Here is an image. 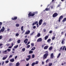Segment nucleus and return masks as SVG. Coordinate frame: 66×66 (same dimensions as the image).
<instances>
[{
	"label": "nucleus",
	"mask_w": 66,
	"mask_h": 66,
	"mask_svg": "<svg viewBox=\"0 0 66 66\" xmlns=\"http://www.w3.org/2000/svg\"><path fill=\"white\" fill-rule=\"evenodd\" d=\"M20 40H18L17 41L18 43H20Z\"/></svg>",
	"instance_id": "43"
},
{
	"label": "nucleus",
	"mask_w": 66,
	"mask_h": 66,
	"mask_svg": "<svg viewBox=\"0 0 66 66\" xmlns=\"http://www.w3.org/2000/svg\"><path fill=\"white\" fill-rule=\"evenodd\" d=\"M9 61L8 60H7L5 62V63H9Z\"/></svg>",
	"instance_id": "49"
},
{
	"label": "nucleus",
	"mask_w": 66,
	"mask_h": 66,
	"mask_svg": "<svg viewBox=\"0 0 66 66\" xmlns=\"http://www.w3.org/2000/svg\"><path fill=\"white\" fill-rule=\"evenodd\" d=\"M28 40L27 39H26L24 41V43H25V44H27L28 43Z\"/></svg>",
	"instance_id": "11"
},
{
	"label": "nucleus",
	"mask_w": 66,
	"mask_h": 66,
	"mask_svg": "<svg viewBox=\"0 0 66 66\" xmlns=\"http://www.w3.org/2000/svg\"><path fill=\"white\" fill-rule=\"evenodd\" d=\"M42 39L41 38H39L37 40V42H42Z\"/></svg>",
	"instance_id": "8"
},
{
	"label": "nucleus",
	"mask_w": 66,
	"mask_h": 66,
	"mask_svg": "<svg viewBox=\"0 0 66 66\" xmlns=\"http://www.w3.org/2000/svg\"><path fill=\"white\" fill-rule=\"evenodd\" d=\"M38 61H37L36 62V63H35V65H37V64H38Z\"/></svg>",
	"instance_id": "30"
},
{
	"label": "nucleus",
	"mask_w": 66,
	"mask_h": 66,
	"mask_svg": "<svg viewBox=\"0 0 66 66\" xmlns=\"http://www.w3.org/2000/svg\"><path fill=\"white\" fill-rule=\"evenodd\" d=\"M35 48H36L35 47H34L31 49V50L33 51V50H35Z\"/></svg>",
	"instance_id": "24"
},
{
	"label": "nucleus",
	"mask_w": 66,
	"mask_h": 66,
	"mask_svg": "<svg viewBox=\"0 0 66 66\" xmlns=\"http://www.w3.org/2000/svg\"><path fill=\"white\" fill-rule=\"evenodd\" d=\"M45 46H46V44H44L42 45L41 46L42 48H44V47H45Z\"/></svg>",
	"instance_id": "19"
},
{
	"label": "nucleus",
	"mask_w": 66,
	"mask_h": 66,
	"mask_svg": "<svg viewBox=\"0 0 66 66\" xmlns=\"http://www.w3.org/2000/svg\"><path fill=\"white\" fill-rule=\"evenodd\" d=\"M60 55H61V53H60L58 54V56H57V58H59V57H60Z\"/></svg>",
	"instance_id": "27"
},
{
	"label": "nucleus",
	"mask_w": 66,
	"mask_h": 66,
	"mask_svg": "<svg viewBox=\"0 0 66 66\" xmlns=\"http://www.w3.org/2000/svg\"><path fill=\"white\" fill-rule=\"evenodd\" d=\"M52 49V47H51L49 48V50H51Z\"/></svg>",
	"instance_id": "31"
},
{
	"label": "nucleus",
	"mask_w": 66,
	"mask_h": 66,
	"mask_svg": "<svg viewBox=\"0 0 66 66\" xmlns=\"http://www.w3.org/2000/svg\"><path fill=\"white\" fill-rule=\"evenodd\" d=\"M43 24H44V25L45 26H46V22H44L43 23Z\"/></svg>",
	"instance_id": "58"
},
{
	"label": "nucleus",
	"mask_w": 66,
	"mask_h": 66,
	"mask_svg": "<svg viewBox=\"0 0 66 66\" xmlns=\"http://www.w3.org/2000/svg\"><path fill=\"white\" fill-rule=\"evenodd\" d=\"M12 56H13V55H10L9 57V59H10V58H11V57H12Z\"/></svg>",
	"instance_id": "45"
},
{
	"label": "nucleus",
	"mask_w": 66,
	"mask_h": 66,
	"mask_svg": "<svg viewBox=\"0 0 66 66\" xmlns=\"http://www.w3.org/2000/svg\"><path fill=\"white\" fill-rule=\"evenodd\" d=\"M52 63H49L48 64V66H52Z\"/></svg>",
	"instance_id": "20"
},
{
	"label": "nucleus",
	"mask_w": 66,
	"mask_h": 66,
	"mask_svg": "<svg viewBox=\"0 0 66 66\" xmlns=\"http://www.w3.org/2000/svg\"><path fill=\"white\" fill-rule=\"evenodd\" d=\"M52 32V30H51L49 32V33L50 34H51V33Z\"/></svg>",
	"instance_id": "50"
},
{
	"label": "nucleus",
	"mask_w": 66,
	"mask_h": 66,
	"mask_svg": "<svg viewBox=\"0 0 66 66\" xmlns=\"http://www.w3.org/2000/svg\"><path fill=\"white\" fill-rule=\"evenodd\" d=\"M20 65V63L19 62H18L16 63L15 66H19Z\"/></svg>",
	"instance_id": "14"
},
{
	"label": "nucleus",
	"mask_w": 66,
	"mask_h": 66,
	"mask_svg": "<svg viewBox=\"0 0 66 66\" xmlns=\"http://www.w3.org/2000/svg\"><path fill=\"white\" fill-rule=\"evenodd\" d=\"M2 45H3V44H0V47H1V46H2Z\"/></svg>",
	"instance_id": "60"
},
{
	"label": "nucleus",
	"mask_w": 66,
	"mask_h": 66,
	"mask_svg": "<svg viewBox=\"0 0 66 66\" xmlns=\"http://www.w3.org/2000/svg\"><path fill=\"white\" fill-rule=\"evenodd\" d=\"M48 46H45L44 47V49H45V50L47 49H48Z\"/></svg>",
	"instance_id": "18"
},
{
	"label": "nucleus",
	"mask_w": 66,
	"mask_h": 66,
	"mask_svg": "<svg viewBox=\"0 0 66 66\" xmlns=\"http://www.w3.org/2000/svg\"><path fill=\"white\" fill-rule=\"evenodd\" d=\"M58 14L56 13H55L53 15V17H56L57 16Z\"/></svg>",
	"instance_id": "5"
},
{
	"label": "nucleus",
	"mask_w": 66,
	"mask_h": 66,
	"mask_svg": "<svg viewBox=\"0 0 66 66\" xmlns=\"http://www.w3.org/2000/svg\"><path fill=\"white\" fill-rule=\"evenodd\" d=\"M51 40V39H49L47 40V42H49Z\"/></svg>",
	"instance_id": "44"
},
{
	"label": "nucleus",
	"mask_w": 66,
	"mask_h": 66,
	"mask_svg": "<svg viewBox=\"0 0 66 66\" xmlns=\"http://www.w3.org/2000/svg\"><path fill=\"white\" fill-rule=\"evenodd\" d=\"M35 65V62H33L31 64V65L32 66H34V65Z\"/></svg>",
	"instance_id": "23"
},
{
	"label": "nucleus",
	"mask_w": 66,
	"mask_h": 66,
	"mask_svg": "<svg viewBox=\"0 0 66 66\" xmlns=\"http://www.w3.org/2000/svg\"><path fill=\"white\" fill-rule=\"evenodd\" d=\"M63 17L62 15H61L59 19V22H60V20L62 19H63Z\"/></svg>",
	"instance_id": "7"
},
{
	"label": "nucleus",
	"mask_w": 66,
	"mask_h": 66,
	"mask_svg": "<svg viewBox=\"0 0 66 66\" xmlns=\"http://www.w3.org/2000/svg\"><path fill=\"white\" fill-rule=\"evenodd\" d=\"M30 33V30L27 31L26 32L25 34L26 35V34H28Z\"/></svg>",
	"instance_id": "10"
},
{
	"label": "nucleus",
	"mask_w": 66,
	"mask_h": 66,
	"mask_svg": "<svg viewBox=\"0 0 66 66\" xmlns=\"http://www.w3.org/2000/svg\"><path fill=\"white\" fill-rule=\"evenodd\" d=\"M35 13L34 12L33 13H31V12H30L28 14V17H30V16H31V17H33V16H34V15H35Z\"/></svg>",
	"instance_id": "2"
},
{
	"label": "nucleus",
	"mask_w": 66,
	"mask_h": 66,
	"mask_svg": "<svg viewBox=\"0 0 66 66\" xmlns=\"http://www.w3.org/2000/svg\"><path fill=\"white\" fill-rule=\"evenodd\" d=\"M7 50H6L5 51H4L3 52V53L4 54H7Z\"/></svg>",
	"instance_id": "13"
},
{
	"label": "nucleus",
	"mask_w": 66,
	"mask_h": 66,
	"mask_svg": "<svg viewBox=\"0 0 66 66\" xmlns=\"http://www.w3.org/2000/svg\"><path fill=\"white\" fill-rule=\"evenodd\" d=\"M9 45H10V44L9 43L7 44L6 45V46H9Z\"/></svg>",
	"instance_id": "47"
},
{
	"label": "nucleus",
	"mask_w": 66,
	"mask_h": 66,
	"mask_svg": "<svg viewBox=\"0 0 66 66\" xmlns=\"http://www.w3.org/2000/svg\"><path fill=\"white\" fill-rule=\"evenodd\" d=\"M19 35V34L18 33H17L16 34V36H18Z\"/></svg>",
	"instance_id": "56"
},
{
	"label": "nucleus",
	"mask_w": 66,
	"mask_h": 66,
	"mask_svg": "<svg viewBox=\"0 0 66 66\" xmlns=\"http://www.w3.org/2000/svg\"><path fill=\"white\" fill-rule=\"evenodd\" d=\"M28 58L30 59H31V55H29L28 56Z\"/></svg>",
	"instance_id": "36"
},
{
	"label": "nucleus",
	"mask_w": 66,
	"mask_h": 66,
	"mask_svg": "<svg viewBox=\"0 0 66 66\" xmlns=\"http://www.w3.org/2000/svg\"><path fill=\"white\" fill-rule=\"evenodd\" d=\"M35 23V24H37V23H38V22L37 21H36V22H34Z\"/></svg>",
	"instance_id": "46"
},
{
	"label": "nucleus",
	"mask_w": 66,
	"mask_h": 66,
	"mask_svg": "<svg viewBox=\"0 0 66 66\" xmlns=\"http://www.w3.org/2000/svg\"><path fill=\"white\" fill-rule=\"evenodd\" d=\"M7 50L9 52H10V51H11V49H10L9 48H8L7 49Z\"/></svg>",
	"instance_id": "32"
},
{
	"label": "nucleus",
	"mask_w": 66,
	"mask_h": 66,
	"mask_svg": "<svg viewBox=\"0 0 66 66\" xmlns=\"http://www.w3.org/2000/svg\"><path fill=\"white\" fill-rule=\"evenodd\" d=\"M18 45H17L16 46H14V48H18Z\"/></svg>",
	"instance_id": "38"
},
{
	"label": "nucleus",
	"mask_w": 66,
	"mask_h": 66,
	"mask_svg": "<svg viewBox=\"0 0 66 66\" xmlns=\"http://www.w3.org/2000/svg\"><path fill=\"white\" fill-rule=\"evenodd\" d=\"M26 50V49H25V48H23L22 49V51H23V52L24 51H25V50Z\"/></svg>",
	"instance_id": "41"
},
{
	"label": "nucleus",
	"mask_w": 66,
	"mask_h": 66,
	"mask_svg": "<svg viewBox=\"0 0 66 66\" xmlns=\"http://www.w3.org/2000/svg\"><path fill=\"white\" fill-rule=\"evenodd\" d=\"M35 23L34 22V23L32 24V25L33 26H34V25H35Z\"/></svg>",
	"instance_id": "61"
},
{
	"label": "nucleus",
	"mask_w": 66,
	"mask_h": 66,
	"mask_svg": "<svg viewBox=\"0 0 66 66\" xmlns=\"http://www.w3.org/2000/svg\"><path fill=\"white\" fill-rule=\"evenodd\" d=\"M43 22V20L41 19L40 20L39 22V26H40V25H41L42 24V22Z\"/></svg>",
	"instance_id": "4"
},
{
	"label": "nucleus",
	"mask_w": 66,
	"mask_h": 66,
	"mask_svg": "<svg viewBox=\"0 0 66 66\" xmlns=\"http://www.w3.org/2000/svg\"><path fill=\"white\" fill-rule=\"evenodd\" d=\"M34 13H35V14H37V13H38V12L37 11H36L35 12H34Z\"/></svg>",
	"instance_id": "57"
},
{
	"label": "nucleus",
	"mask_w": 66,
	"mask_h": 66,
	"mask_svg": "<svg viewBox=\"0 0 66 66\" xmlns=\"http://www.w3.org/2000/svg\"><path fill=\"white\" fill-rule=\"evenodd\" d=\"M31 45L32 46H34V43H32L31 44Z\"/></svg>",
	"instance_id": "53"
},
{
	"label": "nucleus",
	"mask_w": 66,
	"mask_h": 66,
	"mask_svg": "<svg viewBox=\"0 0 66 66\" xmlns=\"http://www.w3.org/2000/svg\"><path fill=\"white\" fill-rule=\"evenodd\" d=\"M9 66H13V64H12V63H10L9 64Z\"/></svg>",
	"instance_id": "42"
},
{
	"label": "nucleus",
	"mask_w": 66,
	"mask_h": 66,
	"mask_svg": "<svg viewBox=\"0 0 66 66\" xmlns=\"http://www.w3.org/2000/svg\"><path fill=\"white\" fill-rule=\"evenodd\" d=\"M48 36H46L45 37V38H44V39L45 40H47V39H48Z\"/></svg>",
	"instance_id": "16"
},
{
	"label": "nucleus",
	"mask_w": 66,
	"mask_h": 66,
	"mask_svg": "<svg viewBox=\"0 0 66 66\" xmlns=\"http://www.w3.org/2000/svg\"><path fill=\"white\" fill-rule=\"evenodd\" d=\"M53 53H52L51 54V59H53Z\"/></svg>",
	"instance_id": "15"
},
{
	"label": "nucleus",
	"mask_w": 66,
	"mask_h": 66,
	"mask_svg": "<svg viewBox=\"0 0 66 66\" xmlns=\"http://www.w3.org/2000/svg\"><path fill=\"white\" fill-rule=\"evenodd\" d=\"M65 47H66V46H64L63 47V48H62L63 51H64V49H65Z\"/></svg>",
	"instance_id": "34"
},
{
	"label": "nucleus",
	"mask_w": 66,
	"mask_h": 66,
	"mask_svg": "<svg viewBox=\"0 0 66 66\" xmlns=\"http://www.w3.org/2000/svg\"><path fill=\"white\" fill-rule=\"evenodd\" d=\"M7 57H3V60H5L6 59Z\"/></svg>",
	"instance_id": "29"
},
{
	"label": "nucleus",
	"mask_w": 66,
	"mask_h": 66,
	"mask_svg": "<svg viewBox=\"0 0 66 66\" xmlns=\"http://www.w3.org/2000/svg\"><path fill=\"white\" fill-rule=\"evenodd\" d=\"M16 58H17V56H16L15 57V59H16Z\"/></svg>",
	"instance_id": "63"
},
{
	"label": "nucleus",
	"mask_w": 66,
	"mask_h": 66,
	"mask_svg": "<svg viewBox=\"0 0 66 66\" xmlns=\"http://www.w3.org/2000/svg\"><path fill=\"white\" fill-rule=\"evenodd\" d=\"M55 39V37H53L52 38V40H54Z\"/></svg>",
	"instance_id": "33"
},
{
	"label": "nucleus",
	"mask_w": 66,
	"mask_h": 66,
	"mask_svg": "<svg viewBox=\"0 0 66 66\" xmlns=\"http://www.w3.org/2000/svg\"><path fill=\"white\" fill-rule=\"evenodd\" d=\"M21 31L23 30V26H22L21 27Z\"/></svg>",
	"instance_id": "37"
},
{
	"label": "nucleus",
	"mask_w": 66,
	"mask_h": 66,
	"mask_svg": "<svg viewBox=\"0 0 66 66\" xmlns=\"http://www.w3.org/2000/svg\"><path fill=\"white\" fill-rule=\"evenodd\" d=\"M12 46H10L9 47H8L9 48H10L11 49V48H12Z\"/></svg>",
	"instance_id": "59"
},
{
	"label": "nucleus",
	"mask_w": 66,
	"mask_h": 66,
	"mask_svg": "<svg viewBox=\"0 0 66 66\" xmlns=\"http://www.w3.org/2000/svg\"><path fill=\"white\" fill-rule=\"evenodd\" d=\"M45 10L46 11H49V10H50V8H46L45 9Z\"/></svg>",
	"instance_id": "26"
},
{
	"label": "nucleus",
	"mask_w": 66,
	"mask_h": 66,
	"mask_svg": "<svg viewBox=\"0 0 66 66\" xmlns=\"http://www.w3.org/2000/svg\"><path fill=\"white\" fill-rule=\"evenodd\" d=\"M13 40L12 38H10V39L9 40H7V42H12Z\"/></svg>",
	"instance_id": "12"
},
{
	"label": "nucleus",
	"mask_w": 66,
	"mask_h": 66,
	"mask_svg": "<svg viewBox=\"0 0 66 66\" xmlns=\"http://www.w3.org/2000/svg\"><path fill=\"white\" fill-rule=\"evenodd\" d=\"M10 61L11 62H14V59H10Z\"/></svg>",
	"instance_id": "17"
},
{
	"label": "nucleus",
	"mask_w": 66,
	"mask_h": 66,
	"mask_svg": "<svg viewBox=\"0 0 66 66\" xmlns=\"http://www.w3.org/2000/svg\"><path fill=\"white\" fill-rule=\"evenodd\" d=\"M40 36V33H38L37 35V37H39Z\"/></svg>",
	"instance_id": "28"
},
{
	"label": "nucleus",
	"mask_w": 66,
	"mask_h": 66,
	"mask_svg": "<svg viewBox=\"0 0 66 66\" xmlns=\"http://www.w3.org/2000/svg\"><path fill=\"white\" fill-rule=\"evenodd\" d=\"M3 38L2 36H0V40L1 39Z\"/></svg>",
	"instance_id": "48"
},
{
	"label": "nucleus",
	"mask_w": 66,
	"mask_h": 66,
	"mask_svg": "<svg viewBox=\"0 0 66 66\" xmlns=\"http://www.w3.org/2000/svg\"><path fill=\"white\" fill-rule=\"evenodd\" d=\"M33 53V51H29V53L31 54V53Z\"/></svg>",
	"instance_id": "22"
},
{
	"label": "nucleus",
	"mask_w": 66,
	"mask_h": 66,
	"mask_svg": "<svg viewBox=\"0 0 66 66\" xmlns=\"http://www.w3.org/2000/svg\"><path fill=\"white\" fill-rule=\"evenodd\" d=\"M65 38H63L62 40L61 43L62 45H64L65 44Z\"/></svg>",
	"instance_id": "3"
},
{
	"label": "nucleus",
	"mask_w": 66,
	"mask_h": 66,
	"mask_svg": "<svg viewBox=\"0 0 66 66\" xmlns=\"http://www.w3.org/2000/svg\"><path fill=\"white\" fill-rule=\"evenodd\" d=\"M29 63H28L26 65V66H29Z\"/></svg>",
	"instance_id": "64"
},
{
	"label": "nucleus",
	"mask_w": 66,
	"mask_h": 66,
	"mask_svg": "<svg viewBox=\"0 0 66 66\" xmlns=\"http://www.w3.org/2000/svg\"><path fill=\"white\" fill-rule=\"evenodd\" d=\"M34 32L33 31L32 33L30 34V35H33V34H34Z\"/></svg>",
	"instance_id": "40"
},
{
	"label": "nucleus",
	"mask_w": 66,
	"mask_h": 66,
	"mask_svg": "<svg viewBox=\"0 0 66 66\" xmlns=\"http://www.w3.org/2000/svg\"><path fill=\"white\" fill-rule=\"evenodd\" d=\"M10 29L9 28H8L7 29V31H10Z\"/></svg>",
	"instance_id": "62"
},
{
	"label": "nucleus",
	"mask_w": 66,
	"mask_h": 66,
	"mask_svg": "<svg viewBox=\"0 0 66 66\" xmlns=\"http://www.w3.org/2000/svg\"><path fill=\"white\" fill-rule=\"evenodd\" d=\"M66 21V18H65L63 20H62V22H64L65 21Z\"/></svg>",
	"instance_id": "21"
},
{
	"label": "nucleus",
	"mask_w": 66,
	"mask_h": 66,
	"mask_svg": "<svg viewBox=\"0 0 66 66\" xmlns=\"http://www.w3.org/2000/svg\"><path fill=\"white\" fill-rule=\"evenodd\" d=\"M30 45H28L27 46V48H30Z\"/></svg>",
	"instance_id": "35"
},
{
	"label": "nucleus",
	"mask_w": 66,
	"mask_h": 66,
	"mask_svg": "<svg viewBox=\"0 0 66 66\" xmlns=\"http://www.w3.org/2000/svg\"><path fill=\"white\" fill-rule=\"evenodd\" d=\"M17 16H15L13 17V18H12V20H16V19H17Z\"/></svg>",
	"instance_id": "9"
},
{
	"label": "nucleus",
	"mask_w": 66,
	"mask_h": 66,
	"mask_svg": "<svg viewBox=\"0 0 66 66\" xmlns=\"http://www.w3.org/2000/svg\"><path fill=\"white\" fill-rule=\"evenodd\" d=\"M5 30V28H4V27H2V28L0 30H1V31H2V32H4Z\"/></svg>",
	"instance_id": "6"
},
{
	"label": "nucleus",
	"mask_w": 66,
	"mask_h": 66,
	"mask_svg": "<svg viewBox=\"0 0 66 66\" xmlns=\"http://www.w3.org/2000/svg\"><path fill=\"white\" fill-rule=\"evenodd\" d=\"M45 52L46 53L44 55V56L43 57L44 60H45V59H47V56L48 55V51H46Z\"/></svg>",
	"instance_id": "1"
},
{
	"label": "nucleus",
	"mask_w": 66,
	"mask_h": 66,
	"mask_svg": "<svg viewBox=\"0 0 66 66\" xmlns=\"http://www.w3.org/2000/svg\"><path fill=\"white\" fill-rule=\"evenodd\" d=\"M26 61H28L30 60V59H29V58H26Z\"/></svg>",
	"instance_id": "55"
},
{
	"label": "nucleus",
	"mask_w": 66,
	"mask_h": 66,
	"mask_svg": "<svg viewBox=\"0 0 66 66\" xmlns=\"http://www.w3.org/2000/svg\"><path fill=\"white\" fill-rule=\"evenodd\" d=\"M35 57V55H34V54H33L32 55V59H33Z\"/></svg>",
	"instance_id": "25"
},
{
	"label": "nucleus",
	"mask_w": 66,
	"mask_h": 66,
	"mask_svg": "<svg viewBox=\"0 0 66 66\" xmlns=\"http://www.w3.org/2000/svg\"><path fill=\"white\" fill-rule=\"evenodd\" d=\"M4 63V61H3L2 62V65H3Z\"/></svg>",
	"instance_id": "54"
},
{
	"label": "nucleus",
	"mask_w": 66,
	"mask_h": 66,
	"mask_svg": "<svg viewBox=\"0 0 66 66\" xmlns=\"http://www.w3.org/2000/svg\"><path fill=\"white\" fill-rule=\"evenodd\" d=\"M48 61H49V59H47L46 61V63H47L48 62Z\"/></svg>",
	"instance_id": "52"
},
{
	"label": "nucleus",
	"mask_w": 66,
	"mask_h": 66,
	"mask_svg": "<svg viewBox=\"0 0 66 66\" xmlns=\"http://www.w3.org/2000/svg\"><path fill=\"white\" fill-rule=\"evenodd\" d=\"M33 29H36V26H34L33 27Z\"/></svg>",
	"instance_id": "51"
},
{
	"label": "nucleus",
	"mask_w": 66,
	"mask_h": 66,
	"mask_svg": "<svg viewBox=\"0 0 66 66\" xmlns=\"http://www.w3.org/2000/svg\"><path fill=\"white\" fill-rule=\"evenodd\" d=\"M16 27H18L19 26V24H16Z\"/></svg>",
	"instance_id": "39"
}]
</instances>
